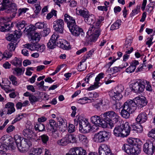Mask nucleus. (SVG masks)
<instances>
[{
    "instance_id": "nucleus-43",
    "label": "nucleus",
    "mask_w": 155,
    "mask_h": 155,
    "mask_svg": "<svg viewBox=\"0 0 155 155\" xmlns=\"http://www.w3.org/2000/svg\"><path fill=\"white\" fill-rule=\"evenodd\" d=\"M39 138L44 144H46L49 140V137L46 134H43L39 137Z\"/></svg>"
},
{
    "instance_id": "nucleus-8",
    "label": "nucleus",
    "mask_w": 155,
    "mask_h": 155,
    "mask_svg": "<svg viewBox=\"0 0 155 155\" xmlns=\"http://www.w3.org/2000/svg\"><path fill=\"white\" fill-rule=\"evenodd\" d=\"M10 15L9 18H7L6 17L0 18V31L2 32H6L11 29L10 23L8 22L13 18H12Z\"/></svg>"
},
{
    "instance_id": "nucleus-1",
    "label": "nucleus",
    "mask_w": 155,
    "mask_h": 155,
    "mask_svg": "<svg viewBox=\"0 0 155 155\" xmlns=\"http://www.w3.org/2000/svg\"><path fill=\"white\" fill-rule=\"evenodd\" d=\"M103 20V18H101L97 20L94 24L90 25V27L87 33L89 36L86 40V44L91 45L93 42L97 40L100 35V27L101 21Z\"/></svg>"
},
{
    "instance_id": "nucleus-36",
    "label": "nucleus",
    "mask_w": 155,
    "mask_h": 155,
    "mask_svg": "<svg viewBox=\"0 0 155 155\" xmlns=\"http://www.w3.org/2000/svg\"><path fill=\"white\" fill-rule=\"evenodd\" d=\"M104 142L107 141L109 137V133L105 131L99 132Z\"/></svg>"
},
{
    "instance_id": "nucleus-55",
    "label": "nucleus",
    "mask_w": 155,
    "mask_h": 155,
    "mask_svg": "<svg viewBox=\"0 0 155 155\" xmlns=\"http://www.w3.org/2000/svg\"><path fill=\"white\" fill-rule=\"evenodd\" d=\"M28 10V8H25L19 9L18 12V16H20L21 15L24 14Z\"/></svg>"
},
{
    "instance_id": "nucleus-51",
    "label": "nucleus",
    "mask_w": 155,
    "mask_h": 155,
    "mask_svg": "<svg viewBox=\"0 0 155 155\" xmlns=\"http://www.w3.org/2000/svg\"><path fill=\"white\" fill-rule=\"evenodd\" d=\"M12 55V51L7 50L4 53L2 58H8L11 57Z\"/></svg>"
},
{
    "instance_id": "nucleus-47",
    "label": "nucleus",
    "mask_w": 155,
    "mask_h": 155,
    "mask_svg": "<svg viewBox=\"0 0 155 155\" xmlns=\"http://www.w3.org/2000/svg\"><path fill=\"white\" fill-rule=\"evenodd\" d=\"M43 150L42 148H34L32 154L34 155H40L41 153Z\"/></svg>"
},
{
    "instance_id": "nucleus-5",
    "label": "nucleus",
    "mask_w": 155,
    "mask_h": 155,
    "mask_svg": "<svg viewBox=\"0 0 155 155\" xmlns=\"http://www.w3.org/2000/svg\"><path fill=\"white\" fill-rule=\"evenodd\" d=\"M21 138L18 135H15L14 139L16 145L19 150L21 152L24 153L28 150V145L25 139L21 140Z\"/></svg>"
},
{
    "instance_id": "nucleus-2",
    "label": "nucleus",
    "mask_w": 155,
    "mask_h": 155,
    "mask_svg": "<svg viewBox=\"0 0 155 155\" xmlns=\"http://www.w3.org/2000/svg\"><path fill=\"white\" fill-rule=\"evenodd\" d=\"M130 131L129 124L128 122H126L115 126L114 130V134L116 137H124L128 135Z\"/></svg>"
},
{
    "instance_id": "nucleus-61",
    "label": "nucleus",
    "mask_w": 155,
    "mask_h": 155,
    "mask_svg": "<svg viewBox=\"0 0 155 155\" xmlns=\"http://www.w3.org/2000/svg\"><path fill=\"white\" fill-rule=\"evenodd\" d=\"M34 7L35 8V12L36 14H38L41 11V7L40 5L38 4H35Z\"/></svg>"
},
{
    "instance_id": "nucleus-32",
    "label": "nucleus",
    "mask_w": 155,
    "mask_h": 155,
    "mask_svg": "<svg viewBox=\"0 0 155 155\" xmlns=\"http://www.w3.org/2000/svg\"><path fill=\"white\" fill-rule=\"evenodd\" d=\"M11 63L16 67L21 66L22 64V60L20 58L15 57L11 61Z\"/></svg>"
},
{
    "instance_id": "nucleus-13",
    "label": "nucleus",
    "mask_w": 155,
    "mask_h": 155,
    "mask_svg": "<svg viewBox=\"0 0 155 155\" xmlns=\"http://www.w3.org/2000/svg\"><path fill=\"white\" fill-rule=\"evenodd\" d=\"M79 121L80 131L84 133L89 132L91 128L88 121L84 119H81L79 120Z\"/></svg>"
},
{
    "instance_id": "nucleus-12",
    "label": "nucleus",
    "mask_w": 155,
    "mask_h": 155,
    "mask_svg": "<svg viewBox=\"0 0 155 155\" xmlns=\"http://www.w3.org/2000/svg\"><path fill=\"white\" fill-rule=\"evenodd\" d=\"M69 29L72 35L75 36L81 37V38L84 36V33L82 29L76 25L70 26Z\"/></svg>"
},
{
    "instance_id": "nucleus-52",
    "label": "nucleus",
    "mask_w": 155,
    "mask_h": 155,
    "mask_svg": "<svg viewBox=\"0 0 155 155\" xmlns=\"http://www.w3.org/2000/svg\"><path fill=\"white\" fill-rule=\"evenodd\" d=\"M0 86L1 88L3 89L6 93H8L9 92H11L15 91L14 89H11L9 87H4L3 85H2L0 81Z\"/></svg>"
},
{
    "instance_id": "nucleus-38",
    "label": "nucleus",
    "mask_w": 155,
    "mask_h": 155,
    "mask_svg": "<svg viewBox=\"0 0 155 155\" xmlns=\"http://www.w3.org/2000/svg\"><path fill=\"white\" fill-rule=\"evenodd\" d=\"M121 21L120 20H117L111 25L110 30H113L118 28L121 25Z\"/></svg>"
},
{
    "instance_id": "nucleus-34",
    "label": "nucleus",
    "mask_w": 155,
    "mask_h": 155,
    "mask_svg": "<svg viewBox=\"0 0 155 155\" xmlns=\"http://www.w3.org/2000/svg\"><path fill=\"white\" fill-rule=\"evenodd\" d=\"M24 71V70L21 68H16L13 70V73L15 75L18 76L22 75Z\"/></svg>"
},
{
    "instance_id": "nucleus-27",
    "label": "nucleus",
    "mask_w": 155,
    "mask_h": 155,
    "mask_svg": "<svg viewBox=\"0 0 155 155\" xmlns=\"http://www.w3.org/2000/svg\"><path fill=\"white\" fill-rule=\"evenodd\" d=\"M139 141L138 139H135L133 138H130L127 140L128 144H124V145H128L130 146H138L137 142Z\"/></svg>"
},
{
    "instance_id": "nucleus-53",
    "label": "nucleus",
    "mask_w": 155,
    "mask_h": 155,
    "mask_svg": "<svg viewBox=\"0 0 155 155\" xmlns=\"http://www.w3.org/2000/svg\"><path fill=\"white\" fill-rule=\"evenodd\" d=\"M29 99L31 104L36 102L38 101V99L37 97L32 95L29 96Z\"/></svg>"
},
{
    "instance_id": "nucleus-4",
    "label": "nucleus",
    "mask_w": 155,
    "mask_h": 155,
    "mask_svg": "<svg viewBox=\"0 0 155 155\" xmlns=\"http://www.w3.org/2000/svg\"><path fill=\"white\" fill-rule=\"evenodd\" d=\"M131 105L134 107V110L137 107L138 108H141L145 106L147 104L146 97L143 96H139L134 98L133 100H128Z\"/></svg>"
},
{
    "instance_id": "nucleus-3",
    "label": "nucleus",
    "mask_w": 155,
    "mask_h": 155,
    "mask_svg": "<svg viewBox=\"0 0 155 155\" xmlns=\"http://www.w3.org/2000/svg\"><path fill=\"white\" fill-rule=\"evenodd\" d=\"M2 5L5 12L12 13V18L15 17L17 10V6L15 3L11 2L10 0H3Z\"/></svg>"
},
{
    "instance_id": "nucleus-18",
    "label": "nucleus",
    "mask_w": 155,
    "mask_h": 155,
    "mask_svg": "<svg viewBox=\"0 0 155 155\" xmlns=\"http://www.w3.org/2000/svg\"><path fill=\"white\" fill-rule=\"evenodd\" d=\"M64 20L65 22L67 23L68 28L76 24L75 18L68 13L64 14Z\"/></svg>"
},
{
    "instance_id": "nucleus-56",
    "label": "nucleus",
    "mask_w": 155,
    "mask_h": 155,
    "mask_svg": "<svg viewBox=\"0 0 155 155\" xmlns=\"http://www.w3.org/2000/svg\"><path fill=\"white\" fill-rule=\"evenodd\" d=\"M8 147L7 145L5 144H2L0 146V153L2 154L5 153Z\"/></svg>"
},
{
    "instance_id": "nucleus-41",
    "label": "nucleus",
    "mask_w": 155,
    "mask_h": 155,
    "mask_svg": "<svg viewBox=\"0 0 155 155\" xmlns=\"http://www.w3.org/2000/svg\"><path fill=\"white\" fill-rule=\"evenodd\" d=\"M26 24L25 21H21L17 23L16 26L17 27L19 30H21L25 28Z\"/></svg>"
},
{
    "instance_id": "nucleus-39",
    "label": "nucleus",
    "mask_w": 155,
    "mask_h": 155,
    "mask_svg": "<svg viewBox=\"0 0 155 155\" xmlns=\"http://www.w3.org/2000/svg\"><path fill=\"white\" fill-rule=\"evenodd\" d=\"M143 84H145L147 86L146 87V89L147 91L151 92L152 91V88L149 81L146 80H143L142 81Z\"/></svg>"
},
{
    "instance_id": "nucleus-48",
    "label": "nucleus",
    "mask_w": 155,
    "mask_h": 155,
    "mask_svg": "<svg viewBox=\"0 0 155 155\" xmlns=\"http://www.w3.org/2000/svg\"><path fill=\"white\" fill-rule=\"evenodd\" d=\"M56 43L53 41H51L49 40V41L47 43V46L49 49H53L56 47Z\"/></svg>"
},
{
    "instance_id": "nucleus-60",
    "label": "nucleus",
    "mask_w": 155,
    "mask_h": 155,
    "mask_svg": "<svg viewBox=\"0 0 155 155\" xmlns=\"http://www.w3.org/2000/svg\"><path fill=\"white\" fill-rule=\"evenodd\" d=\"M88 96L91 99H93L98 97L99 96L98 94L96 92H89L88 94Z\"/></svg>"
},
{
    "instance_id": "nucleus-50",
    "label": "nucleus",
    "mask_w": 155,
    "mask_h": 155,
    "mask_svg": "<svg viewBox=\"0 0 155 155\" xmlns=\"http://www.w3.org/2000/svg\"><path fill=\"white\" fill-rule=\"evenodd\" d=\"M148 135L149 137H152L150 140H155V129H152L149 132Z\"/></svg>"
},
{
    "instance_id": "nucleus-40",
    "label": "nucleus",
    "mask_w": 155,
    "mask_h": 155,
    "mask_svg": "<svg viewBox=\"0 0 155 155\" xmlns=\"http://www.w3.org/2000/svg\"><path fill=\"white\" fill-rule=\"evenodd\" d=\"M57 143L60 146H66L68 144L66 137H63L61 139L59 140Z\"/></svg>"
},
{
    "instance_id": "nucleus-57",
    "label": "nucleus",
    "mask_w": 155,
    "mask_h": 155,
    "mask_svg": "<svg viewBox=\"0 0 155 155\" xmlns=\"http://www.w3.org/2000/svg\"><path fill=\"white\" fill-rule=\"evenodd\" d=\"M86 68V64H81L79 63V64L78 69L79 71H82L85 70Z\"/></svg>"
},
{
    "instance_id": "nucleus-33",
    "label": "nucleus",
    "mask_w": 155,
    "mask_h": 155,
    "mask_svg": "<svg viewBox=\"0 0 155 155\" xmlns=\"http://www.w3.org/2000/svg\"><path fill=\"white\" fill-rule=\"evenodd\" d=\"M99 148L105 151L106 153H107V155H114L113 153L110 152V148L106 144H101Z\"/></svg>"
},
{
    "instance_id": "nucleus-31",
    "label": "nucleus",
    "mask_w": 155,
    "mask_h": 155,
    "mask_svg": "<svg viewBox=\"0 0 155 155\" xmlns=\"http://www.w3.org/2000/svg\"><path fill=\"white\" fill-rule=\"evenodd\" d=\"M68 143H74L77 142L76 136L73 134L67 135L66 136Z\"/></svg>"
},
{
    "instance_id": "nucleus-10",
    "label": "nucleus",
    "mask_w": 155,
    "mask_h": 155,
    "mask_svg": "<svg viewBox=\"0 0 155 155\" xmlns=\"http://www.w3.org/2000/svg\"><path fill=\"white\" fill-rule=\"evenodd\" d=\"M101 116L105 121H109L113 119L116 123L118 122L120 118L118 114L113 110L107 111L103 114Z\"/></svg>"
},
{
    "instance_id": "nucleus-28",
    "label": "nucleus",
    "mask_w": 155,
    "mask_h": 155,
    "mask_svg": "<svg viewBox=\"0 0 155 155\" xmlns=\"http://www.w3.org/2000/svg\"><path fill=\"white\" fill-rule=\"evenodd\" d=\"M19 41L15 39V41L13 42V41H12L9 43L7 47L8 50L12 52L14 51Z\"/></svg>"
},
{
    "instance_id": "nucleus-63",
    "label": "nucleus",
    "mask_w": 155,
    "mask_h": 155,
    "mask_svg": "<svg viewBox=\"0 0 155 155\" xmlns=\"http://www.w3.org/2000/svg\"><path fill=\"white\" fill-rule=\"evenodd\" d=\"M106 105V104H105L104 103L103 101V100H101L99 102L94 105V106L97 109H99L100 108L101 105L105 106Z\"/></svg>"
},
{
    "instance_id": "nucleus-23",
    "label": "nucleus",
    "mask_w": 155,
    "mask_h": 155,
    "mask_svg": "<svg viewBox=\"0 0 155 155\" xmlns=\"http://www.w3.org/2000/svg\"><path fill=\"white\" fill-rule=\"evenodd\" d=\"M14 104L12 102H8L5 105V108L7 109V114H11L15 111Z\"/></svg>"
},
{
    "instance_id": "nucleus-42",
    "label": "nucleus",
    "mask_w": 155,
    "mask_h": 155,
    "mask_svg": "<svg viewBox=\"0 0 155 155\" xmlns=\"http://www.w3.org/2000/svg\"><path fill=\"white\" fill-rule=\"evenodd\" d=\"M0 81L2 85H3L4 87L5 86H9L11 84V83L7 78H2L1 81Z\"/></svg>"
},
{
    "instance_id": "nucleus-7",
    "label": "nucleus",
    "mask_w": 155,
    "mask_h": 155,
    "mask_svg": "<svg viewBox=\"0 0 155 155\" xmlns=\"http://www.w3.org/2000/svg\"><path fill=\"white\" fill-rule=\"evenodd\" d=\"M134 108L127 101L124 103L123 106V109L121 110V116L126 119L129 118L130 114L134 112Z\"/></svg>"
},
{
    "instance_id": "nucleus-26",
    "label": "nucleus",
    "mask_w": 155,
    "mask_h": 155,
    "mask_svg": "<svg viewBox=\"0 0 155 155\" xmlns=\"http://www.w3.org/2000/svg\"><path fill=\"white\" fill-rule=\"evenodd\" d=\"M85 21L87 24L92 25L91 24H95V18L94 15L92 14H90L88 17L85 19H84Z\"/></svg>"
},
{
    "instance_id": "nucleus-58",
    "label": "nucleus",
    "mask_w": 155,
    "mask_h": 155,
    "mask_svg": "<svg viewBox=\"0 0 155 155\" xmlns=\"http://www.w3.org/2000/svg\"><path fill=\"white\" fill-rule=\"evenodd\" d=\"M44 28L45 29L41 33L43 37L47 36L50 32V29L49 28Z\"/></svg>"
},
{
    "instance_id": "nucleus-24",
    "label": "nucleus",
    "mask_w": 155,
    "mask_h": 155,
    "mask_svg": "<svg viewBox=\"0 0 155 155\" xmlns=\"http://www.w3.org/2000/svg\"><path fill=\"white\" fill-rule=\"evenodd\" d=\"M66 41L64 39H59L57 41L56 46L63 49H68V46L66 45Z\"/></svg>"
},
{
    "instance_id": "nucleus-21",
    "label": "nucleus",
    "mask_w": 155,
    "mask_h": 155,
    "mask_svg": "<svg viewBox=\"0 0 155 155\" xmlns=\"http://www.w3.org/2000/svg\"><path fill=\"white\" fill-rule=\"evenodd\" d=\"M58 125L55 121L53 119L49 120L48 129L52 133L56 132L57 130Z\"/></svg>"
},
{
    "instance_id": "nucleus-19",
    "label": "nucleus",
    "mask_w": 155,
    "mask_h": 155,
    "mask_svg": "<svg viewBox=\"0 0 155 155\" xmlns=\"http://www.w3.org/2000/svg\"><path fill=\"white\" fill-rule=\"evenodd\" d=\"M74 155H87L86 150L81 147H74L72 148Z\"/></svg>"
},
{
    "instance_id": "nucleus-45",
    "label": "nucleus",
    "mask_w": 155,
    "mask_h": 155,
    "mask_svg": "<svg viewBox=\"0 0 155 155\" xmlns=\"http://www.w3.org/2000/svg\"><path fill=\"white\" fill-rule=\"evenodd\" d=\"M104 120V124H105L107 125V127L106 128L109 127L111 129H112L114 126V124L113 123V121L112 120H110L109 121H105Z\"/></svg>"
},
{
    "instance_id": "nucleus-16",
    "label": "nucleus",
    "mask_w": 155,
    "mask_h": 155,
    "mask_svg": "<svg viewBox=\"0 0 155 155\" xmlns=\"http://www.w3.org/2000/svg\"><path fill=\"white\" fill-rule=\"evenodd\" d=\"M40 35L38 33L34 34L31 37V41L32 43V48L31 50H37L40 48V45L37 43L40 40Z\"/></svg>"
},
{
    "instance_id": "nucleus-54",
    "label": "nucleus",
    "mask_w": 155,
    "mask_h": 155,
    "mask_svg": "<svg viewBox=\"0 0 155 155\" xmlns=\"http://www.w3.org/2000/svg\"><path fill=\"white\" fill-rule=\"evenodd\" d=\"M59 38V35H58L57 33H54L51 36L50 39L51 41H53L55 42H57V41L58 40Z\"/></svg>"
},
{
    "instance_id": "nucleus-11",
    "label": "nucleus",
    "mask_w": 155,
    "mask_h": 155,
    "mask_svg": "<svg viewBox=\"0 0 155 155\" xmlns=\"http://www.w3.org/2000/svg\"><path fill=\"white\" fill-rule=\"evenodd\" d=\"M155 147V140H147L143 146V150L149 155H152Z\"/></svg>"
},
{
    "instance_id": "nucleus-49",
    "label": "nucleus",
    "mask_w": 155,
    "mask_h": 155,
    "mask_svg": "<svg viewBox=\"0 0 155 155\" xmlns=\"http://www.w3.org/2000/svg\"><path fill=\"white\" fill-rule=\"evenodd\" d=\"M57 11L55 10H53L49 13H48L47 16L46 18L48 19H50L53 15L54 16H57Z\"/></svg>"
},
{
    "instance_id": "nucleus-35",
    "label": "nucleus",
    "mask_w": 155,
    "mask_h": 155,
    "mask_svg": "<svg viewBox=\"0 0 155 155\" xmlns=\"http://www.w3.org/2000/svg\"><path fill=\"white\" fill-rule=\"evenodd\" d=\"M94 140L95 142L97 143H100L104 142L99 132L95 134Z\"/></svg>"
},
{
    "instance_id": "nucleus-20",
    "label": "nucleus",
    "mask_w": 155,
    "mask_h": 155,
    "mask_svg": "<svg viewBox=\"0 0 155 155\" xmlns=\"http://www.w3.org/2000/svg\"><path fill=\"white\" fill-rule=\"evenodd\" d=\"M130 128L134 133H141L143 131L142 126L140 123H133Z\"/></svg>"
},
{
    "instance_id": "nucleus-37",
    "label": "nucleus",
    "mask_w": 155,
    "mask_h": 155,
    "mask_svg": "<svg viewBox=\"0 0 155 155\" xmlns=\"http://www.w3.org/2000/svg\"><path fill=\"white\" fill-rule=\"evenodd\" d=\"M36 130H38L39 131H44L45 130V126L44 124L41 123H38L35 126Z\"/></svg>"
},
{
    "instance_id": "nucleus-29",
    "label": "nucleus",
    "mask_w": 155,
    "mask_h": 155,
    "mask_svg": "<svg viewBox=\"0 0 155 155\" xmlns=\"http://www.w3.org/2000/svg\"><path fill=\"white\" fill-rule=\"evenodd\" d=\"M20 38L19 36H18L17 35H14L12 34H7L5 37V38L7 40L9 41H13V42L15 41V39L19 41V38Z\"/></svg>"
},
{
    "instance_id": "nucleus-44",
    "label": "nucleus",
    "mask_w": 155,
    "mask_h": 155,
    "mask_svg": "<svg viewBox=\"0 0 155 155\" xmlns=\"http://www.w3.org/2000/svg\"><path fill=\"white\" fill-rule=\"evenodd\" d=\"M9 78L11 81L12 84L15 86H17L18 85L17 81V78L13 75H12L9 77Z\"/></svg>"
},
{
    "instance_id": "nucleus-62",
    "label": "nucleus",
    "mask_w": 155,
    "mask_h": 155,
    "mask_svg": "<svg viewBox=\"0 0 155 155\" xmlns=\"http://www.w3.org/2000/svg\"><path fill=\"white\" fill-rule=\"evenodd\" d=\"M123 68L121 67H114L111 69V71L114 73H116L120 71Z\"/></svg>"
},
{
    "instance_id": "nucleus-64",
    "label": "nucleus",
    "mask_w": 155,
    "mask_h": 155,
    "mask_svg": "<svg viewBox=\"0 0 155 155\" xmlns=\"http://www.w3.org/2000/svg\"><path fill=\"white\" fill-rule=\"evenodd\" d=\"M121 104L120 102H116L113 106V108L116 110L119 109L122 107Z\"/></svg>"
},
{
    "instance_id": "nucleus-22",
    "label": "nucleus",
    "mask_w": 155,
    "mask_h": 155,
    "mask_svg": "<svg viewBox=\"0 0 155 155\" xmlns=\"http://www.w3.org/2000/svg\"><path fill=\"white\" fill-rule=\"evenodd\" d=\"M147 118L146 113L145 112H143L138 115L136 118V120L137 122L141 124L145 122Z\"/></svg>"
},
{
    "instance_id": "nucleus-59",
    "label": "nucleus",
    "mask_w": 155,
    "mask_h": 155,
    "mask_svg": "<svg viewBox=\"0 0 155 155\" xmlns=\"http://www.w3.org/2000/svg\"><path fill=\"white\" fill-rule=\"evenodd\" d=\"M75 129L74 126L71 124H69L68 127V131L70 133H72L75 131Z\"/></svg>"
},
{
    "instance_id": "nucleus-46",
    "label": "nucleus",
    "mask_w": 155,
    "mask_h": 155,
    "mask_svg": "<svg viewBox=\"0 0 155 155\" xmlns=\"http://www.w3.org/2000/svg\"><path fill=\"white\" fill-rule=\"evenodd\" d=\"M47 24L44 22H38L36 23L35 24V27L36 28L39 29H42L46 27Z\"/></svg>"
},
{
    "instance_id": "nucleus-17",
    "label": "nucleus",
    "mask_w": 155,
    "mask_h": 155,
    "mask_svg": "<svg viewBox=\"0 0 155 155\" xmlns=\"http://www.w3.org/2000/svg\"><path fill=\"white\" fill-rule=\"evenodd\" d=\"M142 81L140 80L132 83V91L135 93L142 92L145 87V85L142 83Z\"/></svg>"
},
{
    "instance_id": "nucleus-30",
    "label": "nucleus",
    "mask_w": 155,
    "mask_h": 155,
    "mask_svg": "<svg viewBox=\"0 0 155 155\" xmlns=\"http://www.w3.org/2000/svg\"><path fill=\"white\" fill-rule=\"evenodd\" d=\"M77 12H78L79 15L83 17L84 19L87 18L90 15L89 12L86 8L83 9H80L77 10Z\"/></svg>"
},
{
    "instance_id": "nucleus-14",
    "label": "nucleus",
    "mask_w": 155,
    "mask_h": 155,
    "mask_svg": "<svg viewBox=\"0 0 155 155\" xmlns=\"http://www.w3.org/2000/svg\"><path fill=\"white\" fill-rule=\"evenodd\" d=\"M103 114L100 116L94 115L91 118V120L92 123L97 126L102 127L103 128H105L107 125L104 124V120L103 117L101 116Z\"/></svg>"
},
{
    "instance_id": "nucleus-9",
    "label": "nucleus",
    "mask_w": 155,
    "mask_h": 155,
    "mask_svg": "<svg viewBox=\"0 0 155 155\" xmlns=\"http://www.w3.org/2000/svg\"><path fill=\"white\" fill-rule=\"evenodd\" d=\"M122 149L127 153L131 155H138L141 152V149L138 146L133 147L128 145H123Z\"/></svg>"
},
{
    "instance_id": "nucleus-25",
    "label": "nucleus",
    "mask_w": 155,
    "mask_h": 155,
    "mask_svg": "<svg viewBox=\"0 0 155 155\" xmlns=\"http://www.w3.org/2000/svg\"><path fill=\"white\" fill-rule=\"evenodd\" d=\"M26 30V31L28 34H29L31 35V38L32 36L34 34L37 33L35 32V30H36V28L33 25H30L27 27L25 28L23 31H25Z\"/></svg>"
},
{
    "instance_id": "nucleus-15",
    "label": "nucleus",
    "mask_w": 155,
    "mask_h": 155,
    "mask_svg": "<svg viewBox=\"0 0 155 155\" xmlns=\"http://www.w3.org/2000/svg\"><path fill=\"white\" fill-rule=\"evenodd\" d=\"M53 27L54 30L62 34L64 30V21L59 19L54 21L53 23Z\"/></svg>"
},
{
    "instance_id": "nucleus-6",
    "label": "nucleus",
    "mask_w": 155,
    "mask_h": 155,
    "mask_svg": "<svg viewBox=\"0 0 155 155\" xmlns=\"http://www.w3.org/2000/svg\"><path fill=\"white\" fill-rule=\"evenodd\" d=\"M124 89L123 86L120 85L117 86L113 90L110 91L109 92V94L110 97H112L114 100H119L123 97L121 93Z\"/></svg>"
}]
</instances>
